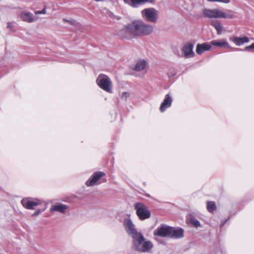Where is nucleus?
<instances>
[{
  "mask_svg": "<svg viewBox=\"0 0 254 254\" xmlns=\"http://www.w3.org/2000/svg\"><path fill=\"white\" fill-rule=\"evenodd\" d=\"M68 208V206L67 205L60 203L53 205L50 209V211L51 212L57 211L62 213H64Z\"/></svg>",
  "mask_w": 254,
  "mask_h": 254,
  "instance_id": "obj_19",
  "label": "nucleus"
},
{
  "mask_svg": "<svg viewBox=\"0 0 254 254\" xmlns=\"http://www.w3.org/2000/svg\"><path fill=\"white\" fill-rule=\"evenodd\" d=\"M123 225L127 232V233L132 238L136 235L139 232H138L135 229V226L132 223L131 219L129 218H127L124 219L123 222Z\"/></svg>",
  "mask_w": 254,
  "mask_h": 254,
  "instance_id": "obj_7",
  "label": "nucleus"
},
{
  "mask_svg": "<svg viewBox=\"0 0 254 254\" xmlns=\"http://www.w3.org/2000/svg\"><path fill=\"white\" fill-rule=\"evenodd\" d=\"M173 102V98L170 94H167L165 95L163 101L160 105V111L163 113L165 112L167 109L170 108Z\"/></svg>",
  "mask_w": 254,
  "mask_h": 254,
  "instance_id": "obj_11",
  "label": "nucleus"
},
{
  "mask_svg": "<svg viewBox=\"0 0 254 254\" xmlns=\"http://www.w3.org/2000/svg\"><path fill=\"white\" fill-rule=\"evenodd\" d=\"M211 25L213 26L217 31V34L220 35L222 33L223 26L220 22L218 20L212 21Z\"/></svg>",
  "mask_w": 254,
  "mask_h": 254,
  "instance_id": "obj_21",
  "label": "nucleus"
},
{
  "mask_svg": "<svg viewBox=\"0 0 254 254\" xmlns=\"http://www.w3.org/2000/svg\"><path fill=\"white\" fill-rule=\"evenodd\" d=\"M20 17L25 22L31 23L34 21L33 15L31 12L22 11L20 13Z\"/></svg>",
  "mask_w": 254,
  "mask_h": 254,
  "instance_id": "obj_20",
  "label": "nucleus"
},
{
  "mask_svg": "<svg viewBox=\"0 0 254 254\" xmlns=\"http://www.w3.org/2000/svg\"><path fill=\"white\" fill-rule=\"evenodd\" d=\"M245 51L254 52V43H253L250 46H247L245 48Z\"/></svg>",
  "mask_w": 254,
  "mask_h": 254,
  "instance_id": "obj_25",
  "label": "nucleus"
},
{
  "mask_svg": "<svg viewBox=\"0 0 254 254\" xmlns=\"http://www.w3.org/2000/svg\"><path fill=\"white\" fill-rule=\"evenodd\" d=\"M7 27L11 31H15V29H14V24L13 22H8Z\"/></svg>",
  "mask_w": 254,
  "mask_h": 254,
  "instance_id": "obj_26",
  "label": "nucleus"
},
{
  "mask_svg": "<svg viewBox=\"0 0 254 254\" xmlns=\"http://www.w3.org/2000/svg\"><path fill=\"white\" fill-rule=\"evenodd\" d=\"M45 209H43V211H41L40 209H38L37 210H36L33 214H32V216H37L39 214H40L42 211H44Z\"/></svg>",
  "mask_w": 254,
  "mask_h": 254,
  "instance_id": "obj_30",
  "label": "nucleus"
},
{
  "mask_svg": "<svg viewBox=\"0 0 254 254\" xmlns=\"http://www.w3.org/2000/svg\"><path fill=\"white\" fill-rule=\"evenodd\" d=\"M156 0H124V2L129 6L137 8L139 5L144 4L146 3L153 4Z\"/></svg>",
  "mask_w": 254,
  "mask_h": 254,
  "instance_id": "obj_12",
  "label": "nucleus"
},
{
  "mask_svg": "<svg viewBox=\"0 0 254 254\" xmlns=\"http://www.w3.org/2000/svg\"><path fill=\"white\" fill-rule=\"evenodd\" d=\"M193 46L194 45L190 43H188L184 45L182 51L185 57L192 58L194 56V53L193 51Z\"/></svg>",
  "mask_w": 254,
  "mask_h": 254,
  "instance_id": "obj_13",
  "label": "nucleus"
},
{
  "mask_svg": "<svg viewBox=\"0 0 254 254\" xmlns=\"http://www.w3.org/2000/svg\"><path fill=\"white\" fill-rule=\"evenodd\" d=\"M169 237L174 239L182 238L184 237V230L182 228H175L171 227Z\"/></svg>",
  "mask_w": 254,
  "mask_h": 254,
  "instance_id": "obj_16",
  "label": "nucleus"
},
{
  "mask_svg": "<svg viewBox=\"0 0 254 254\" xmlns=\"http://www.w3.org/2000/svg\"><path fill=\"white\" fill-rule=\"evenodd\" d=\"M35 13L37 15L41 14H46V9L45 8H43L42 10L35 11Z\"/></svg>",
  "mask_w": 254,
  "mask_h": 254,
  "instance_id": "obj_29",
  "label": "nucleus"
},
{
  "mask_svg": "<svg viewBox=\"0 0 254 254\" xmlns=\"http://www.w3.org/2000/svg\"><path fill=\"white\" fill-rule=\"evenodd\" d=\"M209 2H218L223 3H229L231 2V0H207Z\"/></svg>",
  "mask_w": 254,
  "mask_h": 254,
  "instance_id": "obj_24",
  "label": "nucleus"
},
{
  "mask_svg": "<svg viewBox=\"0 0 254 254\" xmlns=\"http://www.w3.org/2000/svg\"><path fill=\"white\" fill-rule=\"evenodd\" d=\"M230 40L234 43H235L237 46H239L249 42V38L246 36L243 37H231Z\"/></svg>",
  "mask_w": 254,
  "mask_h": 254,
  "instance_id": "obj_17",
  "label": "nucleus"
},
{
  "mask_svg": "<svg viewBox=\"0 0 254 254\" xmlns=\"http://www.w3.org/2000/svg\"><path fill=\"white\" fill-rule=\"evenodd\" d=\"M153 29L152 25L142 20H135L127 25L124 38L130 39L134 36L149 35L153 33Z\"/></svg>",
  "mask_w": 254,
  "mask_h": 254,
  "instance_id": "obj_1",
  "label": "nucleus"
},
{
  "mask_svg": "<svg viewBox=\"0 0 254 254\" xmlns=\"http://www.w3.org/2000/svg\"><path fill=\"white\" fill-rule=\"evenodd\" d=\"M94 0L95 1H97V2H100V1H102L104 0Z\"/></svg>",
  "mask_w": 254,
  "mask_h": 254,
  "instance_id": "obj_31",
  "label": "nucleus"
},
{
  "mask_svg": "<svg viewBox=\"0 0 254 254\" xmlns=\"http://www.w3.org/2000/svg\"><path fill=\"white\" fill-rule=\"evenodd\" d=\"M170 231L171 227L165 225H162L158 227L154 232L155 236H158L162 237H169L170 235Z\"/></svg>",
  "mask_w": 254,
  "mask_h": 254,
  "instance_id": "obj_9",
  "label": "nucleus"
},
{
  "mask_svg": "<svg viewBox=\"0 0 254 254\" xmlns=\"http://www.w3.org/2000/svg\"><path fill=\"white\" fill-rule=\"evenodd\" d=\"M211 45L215 47L231 49V47L226 39L212 40L211 41Z\"/></svg>",
  "mask_w": 254,
  "mask_h": 254,
  "instance_id": "obj_15",
  "label": "nucleus"
},
{
  "mask_svg": "<svg viewBox=\"0 0 254 254\" xmlns=\"http://www.w3.org/2000/svg\"><path fill=\"white\" fill-rule=\"evenodd\" d=\"M203 13L205 17L209 18H229L231 19L235 17V13L233 11L230 9L226 10L224 12L222 10L216 9H207L205 8L203 10Z\"/></svg>",
  "mask_w": 254,
  "mask_h": 254,
  "instance_id": "obj_2",
  "label": "nucleus"
},
{
  "mask_svg": "<svg viewBox=\"0 0 254 254\" xmlns=\"http://www.w3.org/2000/svg\"><path fill=\"white\" fill-rule=\"evenodd\" d=\"M105 174L102 172H96L93 174L91 177L86 181V185L88 187H91L96 184V183Z\"/></svg>",
  "mask_w": 254,
  "mask_h": 254,
  "instance_id": "obj_10",
  "label": "nucleus"
},
{
  "mask_svg": "<svg viewBox=\"0 0 254 254\" xmlns=\"http://www.w3.org/2000/svg\"><path fill=\"white\" fill-rule=\"evenodd\" d=\"M188 220L196 228L200 226V224L199 221L193 216H190L188 219Z\"/></svg>",
  "mask_w": 254,
  "mask_h": 254,
  "instance_id": "obj_22",
  "label": "nucleus"
},
{
  "mask_svg": "<svg viewBox=\"0 0 254 254\" xmlns=\"http://www.w3.org/2000/svg\"><path fill=\"white\" fill-rule=\"evenodd\" d=\"M147 66L148 64L146 61L140 60L136 62L133 69L136 71H143L147 68Z\"/></svg>",
  "mask_w": 254,
  "mask_h": 254,
  "instance_id": "obj_18",
  "label": "nucleus"
},
{
  "mask_svg": "<svg viewBox=\"0 0 254 254\" xmlns=\"http://www.w3.org/2000/svg\"><path fill=\"white\" fill-rule=\"evenodd\" d=\"M212 47L211 41L209 43H203L202 44H198L196 45V52L198 55H201L205 51L210 50Z\"/></svg>",
  "mask_w": 254,
  "mask_h": 254,
  "instance_id": "obj_14",
  "label": "nucleus"
},
{
  "mask_svg": "<svg viewBox=\"0 0 254 254\" xmlns=\"http://www.w3.org/2000/svg\"><path fill=\"white\" fill-rule=\"evenodd\" d=\"M96 83L98 86L105 91L112 93L113 83L108 76L104 74H99L96 79Z\"/></svg>",
  "mask_w": 254,
  "mask_h": 254,
  "instance_id": "obj_4",
  "label": "nucleus"
},
{
  "mask_svg": "<svg viewBox=\"0 0 254 254\" xmlns=\"http://www.w3.org/2000/svg\"><path fill=\"white\" fill-rule=\"evenodd\" d=\"M136 214L141 220H144L150 218V212L148 208L142 203H136L134 205Z\"/></svg>",
  "mask_w": 254,
  "mask_h": 254,
  "instance_id": "obj_6",
  "label": "nucleus"
},
{
  "mask_svg": "<svg viewBox=\"0 0 254 254\" xmlns=\"http://www.w3.org/2000/svg\"><path fill=\"white\" fill-rule=\"evenodd\" d=\"M64 22H67L72 25H75L76 24V22L74 20H67L66 19H64Z\"/></svg>",
  "mask_w": 254,
  "mask_h": 254,
  "instance_id": "obj_28",
  "label": "nucleus"
},
{
  "mask_svg": "<svg viewBox=\"0 0 254 254\" xmlns=\"http://www.w3.org/2000/svg\"><path fill=\"white\" fill-rule=\"evenodd\" d=\"M129 96V93L127 92H124L122 93L121 98L126 100L127 98Z\"/></svg>",
  "mask_w": 254,
  "mask_h": 254,
  "instance_id": "obj_27",
  "label": "nucleus"
},
{
  "mask_svg": "<svg viewBox=\"0 0 254 254\" xmlns=\"http://www.w3.org/2000/svg\"><path fill=\"white\" fill-rule=\"evenodd\" d=\"M133 246L136 250L145 252L150 250L153 245L150 241H145L143 236L138 233L132 238Z\"/></svg>",
  "mask_w": 254,
  "mask_h": 254,
  "instance_id": "obj_3",
  "label": "nucleus"
},
{
  "mask_svg": "<svg viewBox=\"0 0 254 254\" xmlns=\"http://www.w3.org/2000/svg\"><path fill=\"white\" fill-rule=\"evenodd\" d=\"M142 18L146 21L156 23L158 19V11L152 7L146 8L141 11Z\"/></svg>",
  "mask_w": 254,
  "mask_h": 254,
  "instance_id": "obj_5",
  "label": "nucleus"
},
{
  "mask_svg": "<svg viewBox=\"0 0 254 254\" xmlns=\"http://www.w3.org/2000/svg\"><path fill=\"white\" fill-rule=\"evenodd\" d=\"M207 209L210 212H212L216 209L215 203L213 201H208L207 203Z\"/></svg>",
  "mask_w": 254,
  "mask_h": 254,
  "instance_id": "obj_23",
  "label": "nucleus"
},
{
  "mask_svg": "<svg viewBox=\"0 0 254 254\" xmlns=\"http://www.w3.org/2000/svg\"><path fill=\"white\" fill-rule=\"evenodd\" d=\"M21 203L25 208L34 209L35 206L41 204V201L38 199L25 198L21 200Z\"/></svg>",
  "mask_w": 254,
  "mask_h": 254,
  "instance_id": "obj_8",
  "label": "nucleus"
}]
</instances>
